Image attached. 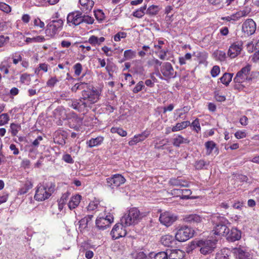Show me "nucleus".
<instances>
[{
    "mask_svg": "<svg viewBox=\"0 0 259 259\" xmlns=\"http://www.w3.org/2000/svg\"><path fill=\"white\" fill-rule=\"evenodd\" d=\"M228 240L232 242L238 240L241 238V233L236 228H233L226 236Z\"/></svg>",
    "mask_w": 259,
    "mask_h": 259,
    "instance_id": "aec40b11",
    "label": "nucleus"
},
{
    "mask_svg": "<svg viewBox=\"0 0 259 259\" xmlns=\"http://www.w3.org/2000/svg\"><path fill=\"white\" fill-rule=\"evenodd\" d=\"M190 124V122L189 121H184L180 123H177L175 126L172 127L171 130L174 132L179 131L184 128H185L188 126H189Z\"/></svg>",
    "mask_w": 259,
    "mask_h": 259,
    "instance_id": "2f4dec72",
    "label": "nucleus"
},
{
    "mask_svg": "<svg viewBox=\"0 0 259 259\" xmlns=\"http://www.w3.org/2000/svg\"><path fill=\"white\" fill-rule=\"evenodd\" d=\"M233 253L238 259H249L250 257L249 252L240 248H234Z\"/></svg>",
    "mask_w": 259,
    "mask_h": 259,
    "instance_id": "412c9836",
    "label": "nucleus"
},
{
    "mask_svg": "<svg viewBox=\"0 0 259 259\" xmlns=\"http://www.w3.org/2000/svg\"><path fill=\"white\" fill-rule=\"evenodd\" d=\"M114 217L112 214H109L106 217L99 216L96 221V225L99 230H105L108 228L113 222Z\"/></svg>",
    "mask_w": 259,
    "mask_h": 259,
    "instance_id": "423d86ee",
    "label": "nucleus"
},
{
    "mask_svg": "<svg viewBox=\"0 0 259 259\" xmlns=\"http://www.w3.org/2000/svg\"><path fill=\"white\" fill-rule=\"evenodd\" d=\"M169 184L174 186L188 187L187 181L178 178H171L169 181Z\"/></svg>",
    "mask_w": 259,
    "mask_h": 259,
    "instance_id": "5701e85b",
    "label": "nucleus"
},
{
    "mask_svg": "<svg viewBox=\"0 0 259 259\" xmlns=\"http://www.w3.org/2000/svg\"><path fill=\"white\" fill-rule=\"evenodd\" d=\"M144 87V82L142 81H139L136 87L133 89V92L134 93H138L140 91H141L143 88Z\"/></svg>",
    "mask_w": 259,
    "mask_h": 259,
    "instance_id": "5fc2aeb1",
    "label": "nucleus"
},
{
    "mask_svg": "<svg viewBox=\"0 0 259 259\" xmlns=\"http://www.w3.org/2000/svg\"><path fill=\"white\" fill-rule=\"evenodd\" d=\"M233 73H225L223 76L220 78V80L222 83L226 85H228L230 81L232 80Z\"/></svg>",
    "mask_w": 259,
    "mask_h": 259,
    "instance_id": "72a5a7b5",
    "label": "nucleus"
},
{
    "mask_svg": "<svg viewBox=\"0 0 259 259\" xmlns=\"http://www.w3.org/2000/svg\"><path fill=\"white\" fill-rule=\"evenodd\" d=\"M126 33L124 32H119L114 35V39L115 41H119L121 38L126 37Z\"/></svg>",
    "mask_w": 259,
    "mask_h": 259,
    "instance_id": "6e6d98bb",
    "label": "nucleus"
},
{
    "mask_svg": "<svg viewBox=\"0 0 259 259\" xmlns=\"http://www.w3.org/2000/svg\"><path fill=\"white\" fill-rule=\"evenodd\" d=\"M125 182V178L120 174H115L106 179L107 186L111 189L117 188Z\"/></svg>",
    "mask_w": 259,
    "mask_h": 259,
    "instance_id": "0eeeda50",
    "label": "nucleus"
},
{
    "mask_svg": "<svg viewBox=\"0 0 259 259\" xmlns=\"http://www.w3.org/2000/svg\"><path fill=\"white\" fill-rule=\"evenodd\" d=\"M81 200V196L76 195L72 197L71 199L68 203V207L70 209H72L77 207L79 204Z\"/></svg>",
    "mask_w": 259,
    "mask_h": 259,
    "instance_id": "b1692460",
    "label": "nucleus"
},
{
    "mask_svg": "<svg viewBox=\"0 0 259 259\" xmlns=\"http://www.w3.org/2000/svg\"><path fill=\"white\" fill-rule=\"evenodd\" d=\"M158 12V8L156 6L152 5L150 6L146 11V14L149 15H155Z\"/></svg>",
    "mask_w": 259,
    "mask_h": 259,
    "instance_id": "79ce46f5",
    "label": "nucleus"
},
{
    "mask_svg": "<svg viewBox=\"0 0 259 259\" xmlns=\"http://www.w3.org/2000/svg\"><path fill=\"white\" fill-rule=\"evenodd\" d=\"M63 25V21L61 19L53 20L47 25L46 32L49 36H54L58 30L62 27Z\"/></svg>",
    "mask_w": 259,
    "mask_h": 259,
    "instance_id": "6e6552de",
    "label": "nucleus"
},
{
    "mask_svg": "<svg viewBox=\"0 0 259 259\" xmlns=\"http://www.w3.org/2000/svg\"><path fill=\"white\" fill-rule=\"evenodd\" d=\"M168 259H183L185 253L180 249L167 250Z\"/></svg>",
    "mask_w": 259,
    "mask_h": 259,
    "instance_id": "6ab92c4d",
    "label": "nucleus"
},
{
    "mask_svg": "<svg viewBox=\"0 0 259 259\" xmlns=\"http://www.w3.org/2000/svg\"><path fill=\"white\" fill-rule=\"evenodd\" d=\"M206 164V162H205L204 160H200L196 162L195 167L198 169H202L203 167V166H204Z\"/></svg>",
    "mask_w": 259,
    "mask_h": 259,
    "instance_id": "e2e57ef3",
    "label": "nucleus"
},
{
    "mask_svg": "<svg viewBox=\"0 0 259 259\" xmlns=\"http://www.w3.org/2000/svg\"><path fill=\"white\" fill-rule=\"evenodd\" d=\"M55 190V185L52 182L40 184L37 187L34 196V199L37 201H44L52 195Z\"/></svg>",
    "mask_w": 259,
    "mask_h": 259,
    "instance_id": "f03ea898",
    "label": "nucleus"
},
{
    "mask_svg": "<svg viewBox=\"0 0 259 259\" xmlns=\"http://www.w3.org/2000/svg\"><path fill=\"white\" fill-rule=\"evenodd\" d=\"M217 240H198L196 245L200 248L201 253L206 255L209 254L214 251L216 248Z\"/></svg>",
    "mask_w": 259,
    "mask_h": 259,
    "instance_id": "20e7f679",
    "label": "nucleus"
},
{
    "mask_svg": "<svg viewBox=\"0 0 259 259\" xmlns=\"http://www.w3.org/2000/svg\"><path fill=\"white\" fill-rule=\"evenodd\" d=\"M250 68L249 66H246L243 67L239 71H238L233 80L236 83H241L245 81L248 78L247 75L250 71Z\"/></svg>",
    "mask_w": 259,
    "mask_h": 259,
    "instance_id": "4468645a",
    "label": "nucleus"
},
{
    "mask_svg": "<svg viewBox=\"0 0 259 259\" xmlns=\"http://www.w3.org/2000/svg\"><path fill=\"white\" fill-rule=\"evenodd\" d=\"M150 132L145 130L141 134L135 135L133 139L129 141L128 144L130 146H133L145 140L150 135Z\"/></svg>",
    "mask_w": 259,
    "mask_h": 259,
    "instance_id": "f3484780",
    "label": "nucleus"
},
{
    "mask_svg": "<svg viewBox=\"0 0 259 259\" xmlns=\"http://www.w3.org/2000/svg\"><path fill=\"white\" fill-rule=\"evenodd\" d=\"M94 22L93 17L85 14H81V24L84 23L87 24H93Z\"/></svg>",
    "mask_w": 259,
    "mask_h": 259,
    "instance_id": "4c0bfd02",
    "label": "nucleus"
},
{
    "mask_svg": "<svg viewBox=\"0 0 259 259\" xmlns=\"http://www.w3.org/2000/svg\"><path fill=\"white\" fill-rule=\"evenodd\" d=\"M78 3L81 12L85 14L90 12L94 5L93 0H79Z\"/></svg>",
    "mask_w": 259,
    "mask_h": 259,
    "instance_id": "dca6fc26",
    "label": "nucleus"
},
{
    "mask_svg": "<svg viewBox=\"0 0 259 259\" xmlns=\"http://www.w3.org/2000/svg\"><path fill=\"white\" fill-rule=\"evenodd\" d=\"M10 118L7 113H3L0 115V126H3L8 123Z\"/></svg>",
    "mask_w": 259,
    "mask_h": 259,
    "instance_id": "09e8293b",
    "label": "nucleus"
},
{
    "mask_svg": "<svg viewBox=\"0 0 259 259\" xmlns=\"http://www.w3.org/2000/svg\"><path fill=\"white\" fill-rule=\"evenodd\" d=\"M45 40L44 36L41 35L37 36L32 38L27 37L25 39V42L27 44L32 42H41Z\"/></svg>",
    "mask_w": 259,
    "mask_h": 259,
    "instance_id": "e433bc0d",
    "label": "nucleus"
},
{
    "mask_svg": "<svg viewBox=\"0 0 259 259\" xmlns=\"http://www.w3.org/2000/svg\"><path fill=\"white\" fill-rule=\"evenodd\" d=\"M104 140V138L101 136H98L95 138H92L91 140L87 141V144L90 148H93L95 146L100 145Z\"/></svg>",
    "mask_w": 259,
    "mask_h": 259,
    "instance_id": "4be33fe9",
    "label": "nucleus"
},
{
    "mask_svg": "<svg viewBox=\"0 0 259 259\" xmlns=\"http://www.w3.org/2000/svg\"><path fill=\"white\" fill-rule=\"evenodd\" d=\"M167 255V251L159 252L156 254L151 252L148 259H168Z\"/></svg>",
    "mask_w": 259,
    "mask_h": 259,
    "instance_id": "393cba45",
    "label": "nucleus"
},
{
    "mask_svg": "<svg viewBox=\"0 0 259 259\" xmlns=\"http://www.w3.org/2000/svg\"><path fill=\"white\" fill-rule=\"evenodd\" d=\"M220 69L218 66H214L211 70V75L212 77H216L220 73Z\"/></svg>",
    "mask_w": 259,
    "mask_h": 259,
    "instance_id": "052dcab7",
    "label": "nucleus"
},
{
    "mask_svg": "<svg viewBox=\"0 0 259 259\" xmlns=\"http://www.w3.org/2000/svg\"><path fill=\"white\" fill-rule=\"evenodd\" d=\"M63 160L68 163H73V160L72 159L71 155L68 154H66L63 155Z\"/></svg>",
    "mask_w": 259,
    "mask_h": 259,
    "instance_id": "774afa93",
    "label": "nucleus"
},
{
    "mask_svg": "<svg viewBox=\"0 0 259 259\" xmlns=\"http://www.w3.org/2000/svg\"><path fill=\"white\" fill-rule=\"evenodd\" d=\"M10 64L8 62V60H5L0 64V71L4 72L5 74H8L10 72L9 70V68H10Z\"/></svg>",
    "mask_w": 259,
    "mask_h": 259,
    "instance_id": "c9c22d12",
    "label": "nucleus"
},
{
    "mask_svg": "<svg viewBox=\"0 0 259 259\" xmlns=\"http://www.w3.org/2000/svg\"><path fill=\"white\" fill-rule=\"evenodd\" d=\"M246 133L244 131H238L235 134V137L238 139H242L246 137Z\"/></svg>",
    "mask_w": 259,
    "mask_h": 259,
    "instance_id": "680f3d73",
    "label": "nucleus"
},
{
    "mask_svg": "<svg viewBox=\"0 0 259 259\" xmlns=\"http://www.w3.org/2000/svg\"><path fill=\"white\" fill-rule=\"evenodd\" d=\"M193 56L197 58L199 63H204L207 58L208 54L205 52H196L194 53Z\"/></svg>",
    "mask_w": 259,
    "mask_h": 259,
    "instance_id": "c85d7f7f",
    "label": "nucleus"
},
{
    "mask_svg": "<svg viewBox=\"0 0 259 259\" xmlns=\"http://www.w3.org/2000/svg\"><path fill=\"white\" fill-rule=\"evenodd\" d=\"M161 243L165 246H170L174 241V237L170 235H165L161 238Z\"/></svg>",
    "mask_w": 259,
    "mask_h": 259,
    "instance_id": "bb28decb",
    "label": "nucleus"
},
{
    "mask_svg": "<svg viewBox=\"0 0 259 259\" xmlns=\"http://www.w3.org/2000/svg\"><path fill=\"white\" fill-rule=\"evenodd\" d=\"M74 69V73L76 75L79 76L82 71V65L80 63H76L73 67Z\"/></svg>",
    "mask_w": 259,
    "mask_h": 259,
    "instance_id": "4d7b16f0",
    "label": "nucleus"
},
{
    "mask_svg": "<svg viewBox=\"0 0 259 259\" xmlns=\"http://www.w3.org/2000/svg\"><path fill=\"white\" fill-rule=\"evenodd\" d=\"M123 223H117L113 227L111 231L112 237L114 239H117L120 237H122L126 234V230L125 228Z\"/></svg>",
    "mask_w": 259,
    "mask_h": 259,
    "instance_id": "9b49d317",
    "label": "nucleus"
},
{
    "mask_svg": "<svg viewBox=\"0 0 259 259\" xmlns=\"http://www.w3.org/2000/svg\"><path fill=\"white\" fill-rule=\"evenodd\" d=\"M242 42L237 41L233 43L229 48L228 55L231 58H234L237 56L242 49Z\"/></svg>",
    "mask_w": 259,
    "mask_h": 259,
    "instance_id": "2eb2a0df",
    "label": "nucleus"
},
{
    "mask_svg": "<svg viewBox=\"0 0 259 259\" xmlns=\"http://www.w3.org/2000/svg\"><path fill=\"white\" fill-rule=\"evenodd\" d=\"M189 140L184 139L182 136L179 135L174 139L173 145L176 147H179L181 144L189 143Z\"/></svg>",
    "mask_w": 259,
    "mask_h": 259,
    "instance_id": "473e14b6",
    "label": "nucleus"
},
{
    "mask_svg": "<svg viewBox=\"0 0 259 259\" xmlns=\"http://www.w3.org/2000/svg\"><path fill=\"white\" fill-rule=\"evenodd\" d=\"M58 81V80L56 77H51L48 80L47 84L49 87H54Z\"/></svg>",
    "mask_w": 259,
    "mask_h": 259,
    "instance_id": "0e129e2a",
    "label": "nucleus"
},
{
    "mask_svg": "<svg viewBox=\"0 0 259 259\" xmlns=\"http://www.w3.org/2000/svg\"><path fill=\"white\" fill-rule=\"evenodd\" d=\"M33 184L30 181H26L24 186L22 187L18 191L19 195H23L26 194L29 190L31 189L32 188Z\"/></svg>",
    "mask_w": 259,
    "mask_h": 259,
    "instance_id": "c756f323",
    "label": "nucleus"
},
{
    "mask_svg": "<svg viewBox=\"0 0 259 259\" xmlns=\"http://www.w3.org/2000/svg\"><path fill=\"white\" fill-rule=\"evenodd\" d=\"M21 129V125L19 124L12 123L10 125V130L12 135L16 136L18 132Z\"/></svg>",
    "mask_w": 259,
    "mask_h": 259,
    "instance_id": "58836bf2",
    "label": "nucleus"
},
{
    "mask_svg": "<svg viewBox=\"0 0 259 259\" xmlns=\"http://www.w3.org/2000/svg\"><path fill=\"white\" fill-rule=\"evenodd\" d=\"M79 223V229L81 232L85 230L88 227V223L87 222L86 219H82L78 222Z\"/></svg>",
    "mask_w": 259,
    "mask_h": 259,
    "instance_id": "603ef678",
    "label": "nucleus"
},
{
    "mask_svg": "<svg viewBox=\"0 0 259 259\" xmlns=\"http://www.w3.org/2000/svg\"><path fill=\"white\" fill-rule=\"evenodd\" d=\"M161 71L163 75L166 77L168 78H172L174 77L175 76L174 75V70L171 64L169 62L165 63L162 66Z\"/></svg>",
    "mask_w": 259,
    "mask_h": 259,
    "instance_id": "a211bd4d",
    "label": "nucleus"
},
{
    "mask_svg": "<svg viewBox=\"0 0 259 259\" xmlns=\"http://www.w3.org/2000/svg\"><path fill=\"white\" fill-rule=\"evenodd\" d=\"M214 55L217 59L221 61H223L226 58V53L222 51H217L214 52Z\"/></svg>",
    "mask_w": 259,
    "mask_h": 259,
    "instance_id": "8fccbe9b",
    "label": "nucleus"
},
{
    "mask_svg": "<svg viewBox=\"0 0 259 259\" xmlns=\"http://www.w3.org/2000/svg\"><path fill=\"white\" fill-rule=\"evenodd\" d=\"M227 250L223 249L216 254L215 259H229Z\"/></svg>",
    "mask_w": 259,
    "mask_h": 259,
    "instance_id": "a19ab883",
    "label": "nucleus"
},
{
    "mask_svg": "<svg viewBox=\"0 0 259 259\" xmlns=\"http://www.w3.org/2000/svg\"><path fill=\"white\" fill-rule=\"evenodd\" d=\"M34 25L36 27H39L42 28L45 26L44 23L41 21L39 18L35 19L33 21Z\"/></svg>",
    "mask_w": 259,
    "mask_h": 259,
    "instance_id": "69168bd1",
    "label": "nucleus"
},
{
    "mask_svg": "<svg viewBox=\"0 0 259 259\" xmlns=\"http://www.w3.org/2000/svg\"><path fill=\"white\" fill-rule=\"evenodd\" d=\"M177 220V217L168 211L162 213L159 217L160 223L167 227L171 225Z\"/></svg>",
    "mask_w": 259,
    "mask_h": 259,
    "instance_id": "f8f14e48",
    "label": "nucleus"
},
{
    "mask_svg": "<svg viewBox=\"0 0 259 259\" xmlns=\"http://www.w3.org/2000/svg\"><path fill=\"white\" fill-rule=\"evenodd\" d=\"M111 132L112 133H117L122 137H125L127 135V133L125 131L119 127H112L111 128Z\"/></svg>",
    "mask_w": 259,
    "mask_h": 259,
    "instance_id": "a18cd8bd",
    "label": "nucleus"
},
{
    "mask_svg": "<svg viewBox=\"0 0 259 259\" xmlns=\"http://www.w3.org/2000/svg\"><path fill=\"white\" fill-rule=\"evenodd\" d=\"M256 30V24L251 19L246 20L242 24V30L247 35L253 34Z\"/></svg>",
    "mask_w": 259,
    "mask_h": 259,
    "instance_id": "ddd939ff",
    "label": "nucleus"
},
{
    "mask_svg": "<svg viewBox=\"0 0 259 259\" xmlns=\"http://www.w3.org/2000/svg\"><path fill=\"white\" fill-rule=\"evenodd\" d=\"M203 219V218L201 217L199 215L196 214H192L189 215L188 216H187L185 218V220L186 222H188L199 223L201 222L202 221V219Z\"/></svg>",
    "mask_w": 259,
    "mask_h": 259,
    "instance_id": "7c9ffc66",
    "label": "nucleus"
},
{
    "mask_svg": "<svg viewBox=\"0 0 259 259\" xmlns=\"http://www.w3.org/2000/svg\"><path fill=\"white\" fill-rule=\"evenodd\" d=\"M0 10L6 13H9L11 11V8L6 3L1 2V4H0Z\"/></svg>",
    "mask_w": 259,
    "mask_h": 259,
    "instance_id": "864d4df0",
    "label": "nucleus"
},
{
    "mask_svg": "<svg viewBox=\"0 0 259 259\" xmlns=\"http://www.w3.org/2000/svg\"><path fill=\"white\" fill-rule=\"evenodd\" d=\"M105 38L104 37H101L98 38L97 36L95 35H92L90 37L88 40V42L94 46H100L103 42L105 41Z\"/></svg>",
    "mask_w": 259,
    "mask_h": 259,
    "instance_id": "a878e982",
    "label": "nucleus"
},
{
    "mask_svg": "<svg viewBox=\"0 0 259 259\" xmlns=\"http://www.w3.org/2000/svg\"><path fill=\"white\" fill-rule=\"evenodd\" d=\"M30 80V75L27 73H23L20 76V82L22 83L28 84Z\"/></svg>",
    "mask_w": 259,
    "mask_h": 259,
    "instance_id": "3c124183",
    "label": "nucleus"
},
{
    "mask_svg": "<svg viewBox=\"0 0 259 259\" xmlns=\"http://www.w3.org/2000/svg\"><path fill=\"white\" fill-rule=\"evenodd\" d=\"M215 146V143L212 141H209L205 142V147L206 150V154L207 155H210Z\"/></svg>",
    "mask_w": 259,
    "mask_h": 259,
    "instance_id": "f704fd0d",
    "label": "nucleus"
},
{
    "mask_svg": "<svg viewBox=\"0 0 259 259\" xmlns=\"http://www.w3.org/2000/svg\"><path fill=\"white\" fill-rule=\"evenodd\" d=\"M100 94L98 91L92 85L87 83L82 91L81 99L84 107H90L93 104L97 102L99 99Z\"/></svg>",
    "mask_w": 259,
    "mask_h": 259,
    "instance_id": "f257e3e1",
    "label": "nucleus"
},
{
    "mask_svg": "<svg viewBox=\"0 0 259 259\" xmlns=\"http://www.w3.org/2000/svg\"><path fill=\"white\" fill-rule=\"evenodd\" d=\"M248 179L247 176L243 175H238L236 176V180L240 182H246Z\"/></svg>",
    "mask_w": 259,
    "mask_h": 259,
    "instance_id": "338daca9",
    "label": "nucleus"
},
{
    "mask_svg": "<svg viewBox=\"0 0 259 259\" xmlns=\"http://www.w3.org/2000/svg\"><path fill=\"white\" fill-rule=\"evenodd\" d=\"M191 124L193 127L194 130H195L197 133H198L200 131L201 127L198 119L194 120Z\"/></svg>",
    "mask_w": 259,
    "mask_h": 259,
    "instance_id": "13d9d810",
    "label": "nucleus"
},
{
    "mask_svg": "<svg viewBox=\"0 0 259 259\" xmlns=\"http://www.w3.org/2000/svg\"><path fill=\"white\" fill-rule=\"evenodd\" d=\"M82 12L76 11L69 13L67 17V23L70 25L78 26L81 24Z\"/></svg>",
    "mask_w": 259,
    "mask_h": 259,
    "instance_id": "9d476101",
    "label": "nucleus"
},
{
    "mask_svg": "<svg viewBox=\"0 0 259 259\" xmlns=\"http://www.w3.org/2000/svg\"><path fill=\"white\" fill-rule=\"evenodd\" d=\"M142 218L140 211L137 208H131L120 220L124 226H129L137 224Z\"/></svg>",
    "mask_w": 259,
    "mask_h": 259,
    "instance_id": "7ed1b4c3",
    "label": "nucleus"
},
{
    "mask_svg": "<svg viewBox=\"0 0 259 259\" xmlns=\"http://www.w3.org/2000/svg\"><path fill=\"white\" fill-rule=\"evenodd\" d=\"M136 57V52L132 50H127L124 52L125 60H130Z\"/></svg>",
    "mask_w": 259,
    "mask_h": 259,
    "instance_id": "49530a36",
    "label": "nucleus"
},
{
    "mask_svg": "<svg viewBox=\"0 0 259 259\" xmlns=\"http://www.w3.org/2000/svg\"><path fill=\"white\" fill-rule=\"evenodd\" d=\"M94 15L96 19L99 21H102L105 19L104 13L101 10H95Z\"/></svg>",
    "mask_w": 259,
    "mask_h": 259,
    "instance_id": "c03bdc74",
    "label": "nucleus"
},
{
    "mask_svg": "<svg viewBox=\"0 0 259 259\" xmlns=\"http://www.w3.org/2000/svg\"><path fill=\"white\" fill-rule=\"evenodd\" d=\"M146 9V6H144L138 9L133 13V16L135 17L141 18L145 14V11Z\"/></svg>",
    "mask_w": 259,
    "mask_h": 259,
    "instance_id": "ea45409f",
    "label": "nucleus"
},
{
    "mask_svg": "<svg viewBox=\"0 0 259 259\" xmlns=\"http://www.w3.org/2000/svg\"><path fill=\"white\" fill-rule=\"evenodd\" d=\"M87 83L85 82H80L76 83L71 88V91L73 92H76L77 90H83L84 89Z\"/></svg>",
    "mask_w": 259,
    "mask_h": 259,
    "instance_id": "37998d69",
    "label": "nucleus"
},
{
    "mask_svg": "<svg viewBox=\"0 0 259 259\" xmlns=\"http://www.w3.org/2000/svg\"><path fill=\"white\" fill-rule=\"evenodd\" d=\"M13 62L14 64H17L19 61L22 60L21 56L17 53H16L12 55Z\"/></svg>",
    "mask_w": 259,
    "mask_h": 259,
    "instance_id": "bf43d9fd",
    "label": "nucleus"
},
{
    "mask_svg": "<svg viewBox=\"0 0 259 259\" xmlns=\"http://www.w3.org/2000/svg\"><path fill=\"white\" fill-rule=\"evenodd\" d=\"M194 232V230L190 227H182L176 233V239L180 242L186 241L193 236Z\"/></svg>",
    "mask_w": 259,
    "mask_h": 259,
    "instance_id": "39448f33",
    "label": "nucleus"
},
{
    "mask_svg": "<svg viewBox=\"0 0 259 259\" xmlns=\"http://www.w3.org/2000/svg\"><path fill=\"white\" fill-rule=\"evenodd\" d=\"M228 222L226 219L222 218L220 222L217 224L213 230L214 234L218 236H226L228 234L229 230V229L226 226Z\"/></svg>",
    "mask_w": 259,
    "mask_h": 259,
    "instance_id": "1a4fd4ad",
    "label": "nucleus"
},
{
    "mask_svg": "<svg viewBox=\"0 0 259 259\" xmlns=\"http://www.w3.org/2000/svg\"><path fill=\"white\" fill-rule=\"evenodd\" d=\"M82 102L81 99L79 100L71 101V104L69 103V106L78 111H81L83 108H87L84 107V104H81Z\"/></svg>",
    "mask_w": 259,
    "mask_h": 259,
    "instance_id": "cd10ccee",
    "label": "nucleus"
},
{
    "mask_svg": "<svg viewBox=\"0 0 259 259\" xmlns=\"http://www.w3.org/2000/svg\"><path fill=\"white\" fill-rule=\"evenodd\" d=\"M182 192V195L181 198L182 199H188L190 198V195L192 194V192L190 189H182V191H179Z\"/></svg>",
    "mask_w": 259,
    "mask_h": 259,
    "instance_id": "de8ad7c7",
    "label": "nucleus"
}]
</instances>
